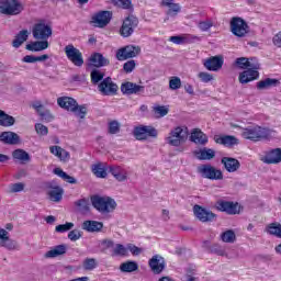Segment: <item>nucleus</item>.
Instances as JSON below:
<instances>
[{
	"mask_svg": "<svg viewBox=\"0 0 281 281\" xmlns=\"http://www.w3.org/2000/svg\"><path fill=\"white\" fill-rule=\"evenodd\" d=\"M53 34L49 20H36V52H45L49 48V38Z\"/></svg>",
	"mask_w": 281,
	"mask_h": 281,
	"instance_id": "f03ea898",
	"label": "nucleus"
},
{
	"mask_svg": "<svg viewBox=\"0 0 281 281\" xmlns=\"http://www.w3.org/2000/svg\"><path fill=\"white\" fill-rule=\"evenodd\" d=\"M48 199L50 201H54L55 203H58L63 200V189L60 188H54L48 192Z\"/></svg>",
	"mask_w": 281,
	"mask_h": 281,
	"instance_id": "c03bdc74",
	"label": "nucleus"
},
{
	"mask_svg": "<svg viewBox=\"0 0 281 281\" xmlns=\"http://www.w3.org/2000/svg\"><path fill=\"white\" fill-rule=\"evenodd\" d=\"M119 131H120V123L117 121H112L109 123V133L111 135H117Z\"/></svg>",
	"mask_w": 281,
	"mask_h": 281,
	"instance_id": "680f3d73",
	"label": "nucleus"
},
{
	"mask_svg": "<svg viewBox=\"0 0 281 281\" xmlns=\"http://www.w3.org/2000/svg\"><path fill=\"white\" fill-rule=\"evenodd\" d=\"M92 207L100 212V214H111L117 207V203L113 198L92 195L91 196Z\"/></svg>",
	"mask_w": 281,
	"mask_h": 281,
	"instance_id": "39448f33",
	"label": "nucleus"
},
{
	"mask_svg": "<svg viewBox=\"0 0 281 281\" xmlns=\"http://www.w3.org/2000/svg\"><path fill=\"white\" fill-rule=\"evenodd\" d=\"M25 184L23 182L11 183L8 189L9 194H16V192H23Z\"/></svg>",
	"mask_w": 281,
	"mask_h": 281,
	"instance_id": "8fccbe9b",
	"label": "nucleus"
},
{
	"mask_svg": "<svg viewBox=\"0 0 281 281\" xmlns=\"http://www.w3.org/2000/svg\"><path fill=\"white\" fill-rule=\"evenodd\" d=\"M54 175H56L57 177H59L60 179H63L64 181H67V183H77L76 178L67 175V172H65L63 169L60 168H55L54 169Z\"/></svg>",
	"mask_w": 281,
	"mask_h": 281,
	"instance_id": "79ce46f5",
	"label": "nucleus"
},
{
	"mask_svg": "<svg viewBox=\"0 0 281 281\" xmlns=\"http://www.w3.org/2000/svg\"><path fill=\"white\" fill-rule=\"evenodd\" d=\"M23 7L20 4L19 0H2L0 1V14H5L7 16H14L21 14Z\"/></svg>",
	"mask_w": 281,
	"mask_h": 281,
	"instance_id": "0eeeda50",
	"label": "nucleus"
},
{
	"mask_svg": "<svg viewBox=\"0 0 281 281\" xmlns=\"http://www.w3.org/2000/svg\"><path fill=\"white\" fill-rule=\"evenodd\" d=\"M221 240L223 243H236V233L232 229H228L221 234Z\"/></svg>",
	"mask_w": 281,
	"mask_h": 281,
	"instance_id": "49530a36",
	"label": "nucleus"
},
{
	"mask_svg": "<svg viewBox=\"0 0 281 281\" xmlns=\"http://www.w3.org/2000/svg\"><path fill=\"white\" fill-rule=\"evenodd\" d=\"M111 16L110 11H101L92 16L91 23L94 27H106L111 22Z\"/></svg>",
	"mask_w": 281,
	"mask_h": 281,
	"instance_id": "f3484780",
	"label": "nucleus"
},
{
	"mask_svg": "<svg viewBox=\"0 0 281 281\" xmlns=\"http://www.w3.org/2000/svg\"><path fill=\"white\" fill-rule=\"evenodd\" d=\"M241 137L250 142H262L276 137V131L262 126L252 125L241 130Z\"/></svg>",
	"mask_w": 281,
	"mask_h": 281,
	"instance_id": "7ed1b4c3",
	"label": "nucleus"
},
{
	"mask_svg": "<svg viewBox=\"0 0 281 281\" xmlns=\"http://www.w3.org/2000/svg\"><path fill=\"white\" fill-rule=\"evenodd\" d=\"M149 267L153 273L159 274L166 269V261L164 260V257L155 255L149 259Z\"/></svg>",
	"mask_w": 281,
	"mask_h": 281,
	"instance_id": "aec40b11",
	"label": "nucleus"
},
{
	"mask_svg": "<svg viewBox=\"0 0 281 281\" xmlns=\"http://www.w3.org/2000/svg\"><path fill=\"white\" fill-rule=\"evenodd\" d=\"M190 37L191 38H196V36H192V35H177V36H170L169 41L171 43H175V45H183L186 43H190Z\"/></svg>",
	"mask_w": 281,
	"mask_h": 281,
	"instance_id": "a19ab883",
	"label": "nucleus"
},
{
	"mask_svg": "<svg viewBox=\"0 0 281 281\" xmlns=\"http://www.w3.org/2000/svg\"><path fill=\"white\" fill-rule=\"evenodd\" d=\"M156 117H166L170 113V108L168 105H156L153 108Z\"/></svg>",
	"mask_w": 281,
	"mask_h": 281,
	"instance_id": "a18cd8bd",
	"label": "nucleus"
},
{
	"mask_svg": "<svg viewBox=\"0 0 281 281\" xmlns=\"http://www.w3.org/2000/svg\"><path fill=\"white\" fill-rule=\"evenodd\" d=\"M265 232L276 238H281V224L278 222L270 223L266 226Z\"/></svg>",
	"mask_w": 281,
	"mask_h": 281,
	"instance_id": "c9c22d12",
	"label": "nucleus"
},
{
	"mask_svg": "<svg viewBox=\"0 0 281 281\" xmlns=\"http://www.w3.org/2000/svg\"><path fill=\"white\" fill-rule=\"evenodd\" d=\"M135 67V60L131 59L123 65V71H125V74H133Z\"/></svg>",
	"mask_w": 281,
	"mask_h": 281,
	"instance_id": "bf43d9fd",
	"label": "nucleus"
},
{
	"mask_svg": "<svg viewBox=\"0 0 281 281\" xmlns=\"http://www.w3.org/2000/svg\"><path fill=\"white\" fill-rule=\"evenodd\" d=\"M65 254H67V246L63 244L48 250L46 252V258H58V256H65Z\"/></svg>",
	"mask_w": 281,
	"mask_h": 281,
	"instance_id": "f704fd0d",
	"label": "nucleus"
},
{
	"mask_svg": "<svg viewBox=\"0 0 281 281\" xmlns=\"http://www.w3.org/2000/svg\"><path fill=\"white\" fill-rule=\"evenodd\" d=\"M223 57L221 56H214L210 57L204 61V67L209 71H218V69L223 68Z\"/></svg>",
	"mask_w": 281,
	"mask_h": 281,
	"instance_id": "5701e85b",
	"label": "nucleus"
},
{
	"mask_svg": "<svg viewBox=\"0 0 281 281\" xmlns=\"http://www.w3.org/2000/svg\"><path fill=\"white\" fill-rule=\"evenodd\" d=\"M12 157L14 161H19V164H22V165L30 164L31 161L30 154H27V151H25L24 149L13 150Z\"/></svg>",
	"mask_w": 281,
	"mask_h": 281,
	"instance_id": "2f4dec72",
	"label": "nucleus"
},
{
	"mask_svg": "<svg viewBox=\"0 0 281 281\" xmlns=\"http://www.w3.org/2000/svg\"><path fill=\"white\" fill-rule=\"evenodd\" d=\"M75 205L81 214H89L91 210V204L89 203V199H80L75 202Z\"/></svg>",
	"mask_w": 281,
	"mask_h": 281,
	"instance_id": "58836bf2",
	"label": "nucleus"
},
{
	"mask_svg": "<svg viewBox=\"0 0 281 281\" xmlns=\"http://www.w3.org/2000/svg\"><path fill=\"white\" fill-rule=\"evenodd\" d=\"M168 8V11H167V14L169 16H177L178 13L181 12V5L179 3H172V4H169Z\"/></svg>",
	"mask_w": 281,
	"mask_h": 281,
	"instance_id": "5fc2aeb1",
	"label": "nucleus"
},
{
	"mask_svg": "<svg viewBox=\"0 0 281 281\" xmlns=\"http://www.w3.org/2000/svg\"><path fill=\"white\" fill-rule=\"evenodd\" d=\"M134 137L137 139H148V137H157V131L153 126H138L134 128Z\"/></svg>",
	"mask_w": 281,
	"mask_h": 281,
	"instance_id": "dca6fc26",
	"label": "nucleus"
},
{
	"mask_svg": "<svg viewBox=\"0 0 281 281\" xmlns=\"http://www.w3.org/2000/svg\"><path fill=\"white\" fill-rule=\"evenodd\" d=\"M263 164H281V148L268 151L261 159Z\"/></svg>",
	"mask_w": 281,
	"mask_h": 281,
	"instance_id": "393cba45",
	"label": "nucleus"
},
{
	"mask_svg": "<svg viewBox=\"0 0 281 281\" xmlns=\"http://www.w3.org/2000/svg\"><path fill=\"white\" fill-rule=\"evenodd\" d=\"M272 43L276 47H281V31L273 36Z\"/></svg>",
	"mask_w": 281,
	"mask_h": 281,
	"instance_id": "338daca9",
	"label": "nucleus"
},
{
	"mask_svg": "<svg viewBox=\"0 0 281 281\" xmlns=\"http://www.w3.org/2000/svg\"><path fill=\"white\" fill-rule=\"evenodd\" d=\"M137 269H139L137 261H125L120 266L122 273H133V271H137Z\"/></svg>",
	"mask_w": 281,
	"mask_h": 281,
	"instance_id": "ea45409f",
	"label": "nucleus"
},
{
	"mask_svg": "<svg viewBox=\"0 0 281 281\" xmlns=\"http://www.w3.org/2000/svg\"><path fill=\"white\" fill-rule=\"evenodd\" d=\"M57 104L58 106H60V109H65V111L75 113V115H77V117H80V120H85V117L87 116V105H79L78 101H76V99L71 97H59L57 99Z\"/></svg>",
	"mask_w": 281,
	"mask_h": 281,
	"instance_id": "20e7f679",
	"label": "nucleus"
},
{
	"mask_svg": "<svg viewBox=\"0 0 281 281\" xmlns=\"http://www.w3.org/2000/svg\"><path fill=\"white\" fill-rule=\"evenodd\" d=\"M278 85H280L278 79L266 78L257 82V89L262 91L265 89H271V87H278Z\"/></svg>",
	"mask_w": 281,
	"mask_h": 281,
	"instance_id": "e433bc0d",
	"label": "nucleus"
},
{
	"mask_svg": "<svg viewBox=\"0 0 281 281\" xmlns=\"http://www.w3.org/2000/svg\"><path fill=\"white\" fill-rule=\"evenodd\" d=\"M91 82L92 85H98L99 82H102L104 80V72L101 70L94 69L90 74Z\"/></svg>",
	"mask_w": 281,
	"mask_h": 281,
	"instance_id": "09e8293b",
	"label": "nucleus"
},
{
	"mask_svg": "<svg viewBox=\"0 0 281 281\" xmlns=\"http://www.w3.org/2000/svg\"><path fill=\"white\" fill-rule=\"evenodd\" d=\"M81 227L89 234H95L98 232H102L104 224L102 222L88 220L82 223Z\"/></svg>",
	"mask_w": 281,
	"mask_h": 281,
	"instance_id": "a878e982",
	"label": "nucleus"
},
{
	"mask_svg": "<svg viewBox=\"0 0 281 281\" xmlns=\"http://www.w3.org/2000/svg\"><path fill=\"white\" fill-rule=\"evenodd\" d=\"M49 150L52 155H55V157H57L58 159H60V161H64V162H67L71 157L69 151L65 150L60 146H50Z\"/></svg>",
	"mask_w": 281,
	"mask_h": 281,
	"instance_id": "7c9ffc66",
	"label": "nucleus"
},
{
	"mask_svg": "<svg viewBox=\"0 0 281 281\" xmlns=\"http://www.w3.org/2000/svg\"><path fill=\"white\" fill-rule=\"evenodd\" d=\"M231 31L235 36L243 38L247 32H249V25L241 18H233L231 20Z\"/></svg>",
	"mask_w": 281,
	"mask_h": 281,
	"instance_id": "ddd939ff",
	"label": "nucleus"
},
{
	"mask_svg": "<svg viewBox=\"0 0 281 281\" xmlns=\"http://www.w3.org/2000/svg\"><path fill=\"white\" fill-rule=\"evenodd\" d=\"M221 164L224 166L226 172H238L240 170V161L232 157H223Z\"/></svg>",
	"mask_w": 281,
	"mask_h": 281,
	"instance_id": "412c9836",
	"label": "nucleus"
},
{
	"mask_svg": "<svg viewBox=\"0 0 281 281\" xmlns=\"http://www.w3.org/2000/svg\"><path fill=\"white\" fill-rule=\"evenodd\" d=\"M187 137H188V131H186L181 126H177L170 131L169 136L166 139H167V144H169L170 146L179 147L181 146V144L186 142Z\"/></svg>",
	"mask_w": 281,
	"mask_h": 281,
	"instance_id": "6e6552de",
	"label": "nucleus"
},
{
	"mask_svg": "<svg viewBox=\"0 0 281 281\" xmlns=\"http://www.w3.org/2000/svg\"><path fill=\"white\" fill-rule=\"evenodd\" d=\"M140 52L142 48H139V46L127 45L116 50L115 58L120 61L128 60L131 58H136V56H139Z\"/></svg>",
	"mask_w": 281,
	"mask_h": 281,
	"instance_id": "1a4fd4ad",
	"label": "nucleus"
},
{
	"mask_svg": "<svg viewBox=\"0 0 281 281\" xmlns=\"http://www.w3.org/2000/svg\"><path fill=\"white\" fill-rule=\"evenodd\" d=\"M36 133H37V135L45 136L49 133V130L47 128V126H45L41 123H37L36 124Z\"/></svg>",
	"mask_w": 281,
	"mask_h": 281,
	"instance_id": "0e129e2a",
	"label": "nucleus"
},
{
	"mask_svg": "<svg viewBox=\"0 0 281 281\" xmlns=\"http://www.w3.org/2000/svg\"><path fill=\"white\" fill-rule=\"evenodd\" d=\"M85 271H93L98 268V260L95 258H86L82 262Z\"/></svg>",
	"mask_w": 281,
	"mask_h": 281,
	"instance_id": "de8ad7c7",
	"label": "nucleus"
},
{
	"mask_svg": "<svg viewBox=\"0 0 281 281\" xmlns=\"http://www.w3.org/2000/svg\"><path fill=\"white\" fill-rule=\"evenodd\" d=\"M211 254H216V256H225V258H232L229 255H227L225 248L218 244L211 246Z\"/></svg>",
	"mask_w": 281,
	"mask_h": 281,
	"instance_id": "3c124183",
	"label": "nucleus"
},
{
	"mask_svg": "<svg viewBox=\"0 0 281 281\" xmlns=\"http://www.w3.org/2000/svg\"><path fill=\"white\" fill-rule=\"evenodd\" d=\"M198 27L201 32H210L211 27H214V21L205 20L198 23Z\"/></svg>",
	"mask_w": 281,
	"mask_h": 281,
	"instance_id": "603ef678",
	"label": "nucleus"
},
{
	"mask_svg": "<svg viewBox=\"0 0 281 281\" xmlns=\"http://www.w3.org/2000/svg\"><path fill=\"white\" fill-rule=\"evenodd\" d=\"M216 209L220 212H225L226 214H239L240 207L238 206V203H234L232 201H225V200H218L216 202Z\"/></svg>",
	"mask_w": 281,
	"mask_h": 281,
	"instance_id": "2eb2a0df",
	"label": "nucleus"
},
{
	"mask_svg": "<svg viewBox=\"0 0 281 281\" xmlns=\"http://www.w3.org/2000/svg\"><path fill=\"white\" fill-rule=\"evenodd\" d=\"M120 87L117 83L113 82L111 77H106L98 85V91L101 95H117Z\"/></svg>",
	"mask_w": 281,
	"mask_h": 281,
	"instance_id": "9b49d317",
	"label": "nucleus"
},
{
	"mask_svg": "<svg viewBox=\"0 0 281 281\" xmlns=\"http://www.w3.org/2000/svg\"><path fill=\"white\" fill-rule=\"evenodd\" d=\"M214 142L216 144H222V146H236L238 144V138L236 136H214Z\"/></svg>",
	"mask_w": 281,
	"mask_h": 281,
	"instance_id": "473e14b6",
	"label": "nucleus"
},
{
	"mask_svg": "<svg viewBox=\"0 0 281 281\" xmlns=\"http://www.w3.org/2000/svg\"><path fill=\"white\" fill-rule=\"evenodd\" d=\"M127 249H128V251H131V254L133 256H139V254H142V248H139L133 244H128Z\"/></svg>",
	"mask_w": 281,
	"mask_h": 281,
	"instance_id": "69168bd1",
	"label": "nucleus"
},
{
	"mask_svg": "<svg viewBox=\"0 0 281 281\" xmlns=\"http://www.w3.org/2000/svg\"><path fill=\"white\" fill-rule=\"evenodd\" d=\"M36 113H37L41 122L49 123V122L54 121V115L52 114L49 109L45 108L42 104L37 103Z\"/></svg>",
	"mask_w": 281,
	"mask_h": 281,
	"instance_id": "bb28decb",
	"label": "nucleus"
},
{
	"mask_svg": "<svg viewBox=\"0 0 281 281\" xmlns=\"http://www.w3.org/2000/svg\"><path fill=\"white\" fill-rule=\"evenodd\" d=\"M198 77L200 78L201 82H212L214 80V76L209 72H199Z\"/></svg>",
	"mask_w": 281,
	"mask_h": 281,
	"instance_id": "e2e57ef3",
	"label": "nucleus"
},
{
	"mask_svg": "<svg viewBox=\"0 0 281 281\" xmlns=\"http://www.w3.org/2000/svg\"><path fill=\"white\" fill-rule=\"evenodd\" d=\"M193 214L201 223H212L216 218V214L199 204L193 206Z\"/></svg>",
	"mask_w": 281,
	"mask_h": 281,
	"instance_id": "4468645a",
	"label": "nucleus"
},
{
	"mask_svg": "<svg viewBox=\"0 0 281 281\" xmlns=\"http://www.w3.org/2000/svg\"><path fill=\"white\" fill-rule=\"evenodd\" d=\"M68 238L72 243H76V240H80V238H82V233L78 229L70 231L68 233Z\"/></svg>",
	"mask_w": 281,
	"mask_h": 281,
	"instance_id": "052dcab7",
	"label": "nucleus"
},
{
	"mask_svg": "<svg viewBox=\"0 0 281 281\" xmlns=\"http://www.w3.org/2000/svg\"><path fill=\"white\" fill-rule=\"evenodd\" d=\"M0 247H5V249H16V243L11 240L8 236V231L0 229Z\"/></svg>",
	"mask_w": 281,
	"mask_h": 281,
	"instance_id": "c756f323",
	"label": "nucleus"
},
{
	"mask_svg": "<svg viewBox=\"0 0 281 281\" xmlns=\"http://www.w3.org/2000/svg\"><path fill=\"white\" fill-rule=\"evenodd\" d=\"M92 172L99 179H106V168L102 164H97L92 166Z\"/></svg>",
	"mask_w": 281,
	"mask_h": 281,
	"instance_id": "37998d69",
	"label": "nucleus"
},
{
	"mask_svg": "<svg viewBox=\"0 0 281 281\" xmlns=\"http://www.w3.org/2000/svg\"><path fill=\"white\" fill-rule=\"evenodd\" d=\"M169 89H172V91H177V89H181V78L172 77L169 80Z\"/></svg>",
	"mask_w": 281,
	"mask_h": 281,
	"instance_id": "13d9d810",
	"label": "nucleus"
},
{
	"mask_svg": "<svg viewBox=\"0 0 281 281\" xmlns=\"http://www.w3.org/2000/svg\"><path fill=\"white\" fill-rule=\"evenodd\" d=\"M64 52L68 58V60H70V63H72V65H75V67H82V65H85V59L82 58V53L80 52V49L76 48L74 46V44H69L64 48Z\"/></svg>",
	"mask_w": 281,
	"mask_h": 281,
	"instance_id": "9d476101",
	"label": "nucleus"
},
{
	"mask_svg": "<svg viewBox=\"0 0 281 281\" xmlns=\"http://www.w3.org/2000/svg\"><path fill=\"white\" fill-rule=\"evenodd\" d=\"M15 122L16 120L14 119V116L9 115L3 110H0V126H4V127L14 126Z\"/></svg>",
	"mask_w": 281,
	"mask_h": 281,
	"instance_id": "4c0bfd02",
	"label": "nucleus"
},
{
	"mask_svg": "<svg viewBox=\"0 0 281 281\" xmlns=\"http://www.w3.org/2000/svg\"><path fill=\"white\" fill-rule=\"evenodd\" d=\"M69 229H74V223L67 222L66 224L57 225L55 232L58 234H65V232H69Z\"/></svg>",
	"mask_w": 281,
	"mask_h": 281,
	"instance_id": "6e6d98bb",
	"label": "nucleus"
},
{
	"mask_svg": "<svg viewBox=\"0 0 281 281\" xmlns=\"http://www.w3.org/2000/svg\"><path fill=\"white\" fill-rule=\"evenodd\" d=\"M139 24V20L133 15H128L124 21L120 30L121 36L128 38L135 32V27Z\"/></svg>",
	"mask_w": 281,
	"mask_h": 281,
	"instance_id": "f8f14e48",
	"label": "nucleus"
},
{
	"mask_svg": "<svg viewBox=\"0 0 281 281\" xmlns=\"http://www.w3.org/2000/svg\"><path fill=\"white\" fill-rule=\"evenodd\" d=\"M29 36H30V31L27 30L20 31L15 35V38L12 42L13 47H15V49H19V47H21V45H23L25 41H27Z\"/></svg>",
	"mask_w": 281,
	"mask_h": 281,
	"instance_id": "72a5a7b5",
	"label": "nucleus"
},
{
	"mask_svg": "<svg viewBox=\"0 0 281 281\" xmlns=\"http://www.w3.org/2000/svg\"><path fill=\"white\" fill-rule=\"evenodd\" d=\"M0 142L9 146H16V144L21 143V137L14 132H2L0 134Z\"/></svg>",
	"mask_w": 281,
	"mask_h": 281,
	"instance_id": "4be33fe9",
	"label": "nucleus"
},
{
	"mask_svg": "<svg viewBox=\"0 0 281 281\" xmlns=\"http://www.w3.org/2000/svg\"><path fill=\"white\" fill-rule=\"evenodd\" d=\"M142 91H144V86L131 81L121 85V92L123 95H137V93H142Z\"/></svg>",
	"mask_w": 281,
	"mask_h": 281,
	"instance_id": "a211bd4d",
	"label": "nucleus"
},
{
	"mask_svg": "<svg viewBox=\"0 0 281 281\" xmlns=\"http://www.w3.org/2000/svg\"><path fill=\"white\" fill-rule=\"evenodd\" d=\"M111 1L115 5H119V8H123V10H130V8H133L131 0H111Z\"/></svg>",
	"mask_w": 281,
	"mask_h": 281,
	"instance_id": "4d7b16f0",
	"label": "nucleus"
},
{
	"mask_svg": "<svg viewBox=\"0 0 281 281\" xmlns=\"http://www.w3.org/2000/svg\"><path fill=\"white\" fill-rule=\"evenodd\" d=\"M196 171L202 179H209L210 181H223V171L210 164L198 166Z\"/></svg>",
	"mask_w": 281,
	"mask_h": 281,
	"instance_id": "423d86ee",
	"label": "nucleus"
},
{
	"mask_svg": "<svg viewBox=\"0 0 281 281\" xmlns=\"http://www.w3.org/2000/svg\"><path fill=\"white\" fill-rule=\"evenodd\" d=\"M193 155L195 158L199 159V161H212V159H214V157H216V151L212 148H200V149H195L193 151Z\"/></svg>",
	"mask_w": 281,
	"mask_h": 281,
	"instance_id": "6ab92c4d",
	"label": "nucleus"
},
{
	"mask_svg": "<svg viewBox=\"0 0 281 281\" xmlns=\"http://www.w3.org/2000/svg\"><path fill=\"white\" fill-rule=\"evenodd\" d=\"M108 170L116 181H126L128 179V171L124 167L110 166Z\"/></svg>",
	"mask_w": 281,
	"mask_h": 281,
	"instance_id": "b1692460",
	"label": "nucleus"
},
{
	"mask_svg": "<svg viewBox=\"0 0 281 281\" xmlns=\"http://www.w3.org/2000/svg\"><path fill=\"white\" fill-rule=\"evenodd\" d=\"M128 249L122 245V244H116L114 249H113V256H127Z\"/></svg>",
	"mask_w": 281,
	"mask_h": 281,
	"instance_id": "864d4df0",
	"label": "nucleus"
},
{
	"mask_svg": "<svg viewBox=\"0 0 281 281\" xmlns=\"http://www.w3.org/2000/svg\"><path fill=\"white\" fill-rule=\"evenodd\" d=\"M236 65L240 69H246L239 74L240 85L254 82V80H258V78L260 77V72H258V69H260V64L258 63V59L240 57L236 59Z\"/></svg>",
	"mask_w": 281,
	"mask_h": 281,
	"instance_id": "f257e3e1",
	"label": "nucleus"
},
{
	"mask_svg": "<svg viewBox=\"0 0 281 281\" xmlns=\"http://www.w3.org/2000/svg\"><path fill=\"white\" fill-rule=\"evenodd\" d=\"M190 139L193 144H199L200 146H205L209 142L207 135L199 128L192 131Z\"/></svg>",
	"mask_w": 281,
	"mask_h": 281,
	"instance_id": "c85d7f7f",
	"label": "nucleus"
},
{
	"mask_svg": "<svg viewBox=\"0 0 281 281\" xmlns=\"http://www.w3.org/2000/svg\"><path fill=\"white\" fill-rule=\"evenodd\" d=\"M90 63L93 67H109V65H111V60L100 53L92 54L90 56Z\"/></svg>",
	"mask_w": 281,
	"mask_h": 281,
	"instance_id": "cd10ccee",
	"label": "nucleus"
},
{
	"mask_svg": "<svg viewBox=\"0 0 281 281\" xmlns=\"http://www.w3.org/2000/svg\"><path fill=\"white\" fill-rule=\"evenodd\" d=\"M22 63H29V64H34L36 63V56L34 55H26L22 58Z\"/></svg>",
	"mask_w": 281,
	"mask_h": 281,
	"instance_id": "774afa93",
	"label": "nucleus"
}]
</instances>
